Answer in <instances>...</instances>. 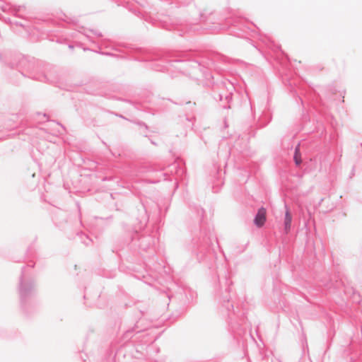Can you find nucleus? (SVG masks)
<instances>
[{"mask_svg":"<svg viewBox=\"0 0 362 362\" xmlns=\"http://www.w3.org/2000/svg\"><path fill=\"white\" fill-rule=\"evenodd\" d=\"M266 214L267 211L264 207H262L258 210L257 214L254 220L255 224L257 227L260 228L264 226L266 221Z\"/></svg>","mask_w":362,"mask_h":362,"instance_id":"nucleus-1","label":"nucleus"},{"mask_svg":"<svg viewBox=\"0 0 362 362\" xmlns=\"http://www.w3.org/2000/svg\"><path fill=\"white\" fill-rule=\"evenodd\" d=\"M292 221V215L291 211L288 206L285 207V218H284V230L287 233L291 229Z\"/></svg>","mask_w":362,"mask_h":362,"instance_id":"nucleus-2","label":"nucleus"},{"mask_svg":"<svg viewBox=\"0 0 362 362\" xmlns=\"http://www.w3.org/2000/svg\"><path fill=\"white\" fill-rule=\"evenodd\" d=\"M294 160L296 165H300L301 163L300 153L299 150V146H298L295 151Z\"/></svg>","mask_w":362,"mask_h":362,"instance_id":"nucleus-3","label":"nucleus"}]
</instances>
